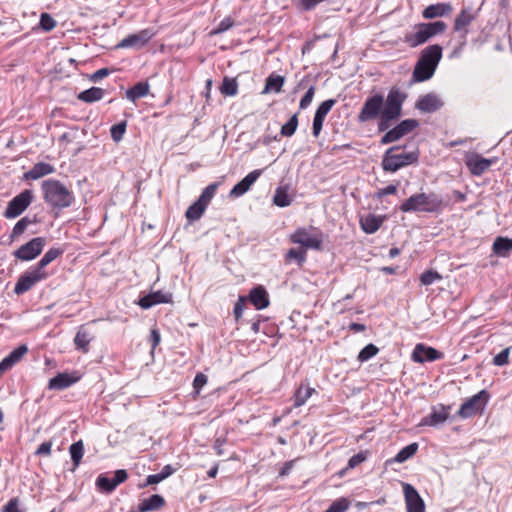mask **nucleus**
<instances>
[{
  "mask_svg": "<svg viewBox=\"0 0 512 512\" xmlns=\"http://www.w3.org/2000/svg\"><path fill=\"white\" fill-rule=\"evenodd\" d=\"M291 242L299 244L303 249H320L323 242L322 233L315 228H298L291 236Z\"/></svg>",
  "mask_w": 512,
  "mask_h": 512,
  "instance_id": "7",
  "label": "nucleus"
},
{
  "mask_svg": "<svg viewBox=\"0 0 512 512\" xmlns=\"http://www.w3.org/2000/svg\"><path fill=\"white\" fill-rule=\"evenodd\" d=\"M396 191H397V187L395 185H389L387 187L380 189L377 194L379 197H383L386 195L394 194V193H396Z\"/></svg>",
  "mask_w": 512,
  "mask_h": 512,
  "instance_id": "60",
  "label": "nucleus"
},
{
  "mask_svg": "<svg viewBox=\"0 0 512 512\" xmlns=\"http://www.w3.org/2000/svg\"><path fill=\"white\" fill-rule=\"evenodd\" d=\"M105 91L99 87H91L87 90L82 91L78 99L87 103H92L103 98Z\"/></svg>",
  "mask_w": 512,
  "mask_h": 512,
  "instance_id": "34",
  "label": "nucleus"
},
{
  "mask_svg": "<svg viewBox=\"0 0 512 512\" xmlns=\"http://www.w3.org/2000/svg\"><path fill=\"white\" fill-rule=\"evenodd\" d=\"M52 443L50 441L43 442L36 450V455L49 456L51 453Z\"/></svg>",
  "mask_w": 512,
  "mask_h": 512,
  "instance_id": "56",
  "label": "nucleus"
},
{
  "mask_svg": "<svg viewBox=\"0 0 512 512\" xmlns=\"http://www.w3.org/2000/svg\"><path fill=\"white\" fill-rule=\"evenodd\" d=\"M512 250V239L497 237L493 243V251L496 255L505 257Z\"/></svg>",
  "mask_w": 512,
  "mask_h": 512,
  "instance_id": "32",
  "label": "nucleus"
},
{
  "mask_svg": "<svg viewBox=\"0 0 512 512\" xmlns=\"http://www.w3.org/2000/svg\"><path fill=\"white\" fill-rule=\"evenodd\" d=\"M80 380V375L77 372H63L59 373L52 379H50L48 383V388L50 390H63L65 388L70 387L74 383Z\"/></svg>",
  "mask_w": 512,
  "mask_h": 512,
  "instance_id": "19",
  "label": "nucleus"
},
{
  "mask_svg": "<svg viewBox=\"0 0 512 512\" xmlns=\"http://www.w3.org/2000/svg\"><path fill=\"white\" fill-rule=\"evenodd\" d=\"M441 276L434 271H426L421 275V283L425 286L433 284L436 280H440Z\"/></svg>",
  "mask_w": 512,
  "mask_h": 512,
  "instance_id": "52",
  "label": "nucleus"
},
{
  "mask_svg": "<svg viewBox=\"0 0 512 512\" xmlns=\"http://www.w3.org/2000/svg\"><path fill=\"white\" fill-rule=\"evenodd\" d=\"M397 149V146H393L389 148L383 156L382 167L387 172H396L397 170L418 161V151L394 153Z\"/></svg>",
  "mask_w": 512,
  "mask_h": 512,
  "instance_id": "6",
  "label": "nucleus"
},
{
  "mask_svg": "<svg viewBox=\"0 0 512 512\" xmlns=\"http://www.w3.org/2000/svg\"><path fill=\"white\" fill-rule=\"evenodd\" d=\"M29 224L30 221L27 218L20 219L13 227L12 233L10 235L11 240L14 241L20 235H22Z\"/></svg>",
  "mask_w": 512,
  "mask_h": 512,
  "instance_id": "46",
  "label": "nucleus"
},
{
  "mask_svg": "<svg viewBox=\"0 0 512 512\" xmlns=\"http://www.w3.org/2000/svg\"><path fill=\"white\" fill-rule=\"evenodd\" d=\"M406 97L398 88H392L385 99L382 94H374L365 100L358 114V121L365 123L379 119V130L384 131L388 129L391 121L401 116Z\"/></svg>",
  "mask_w": 512,
  "mask_h": 512,
  "instance_id": "1",
  "label": "nucleus"
},
{
  "mask_svg": "<svg viewBox=\"0 0 512 512\" xmlns=\"http://www.w3.org/2000/svg\"><path fill=\"white\" fill-rule=\"evenodd\" d=\"M314 94H315V88H314V86H311L307 90V92L303 96V98L300 100V104H299L300 109H306L311 104Z\"/></svg>",
  "mask_w": 512,
  "mask_h": 512,
  "instance_id": "53",
  "label": "nucleus"
},
{
  "mask_svg": "<svg viewBox=\"0 0 512 512\" xmlns=\"http://www.w3.org/2000/svg\"><path fill=\"white\" fill-rule=\"evenodd\" d=\"M475 19V13L470 9H463L461 13L456 17L454 23V29L457 32L467 33V26Z\"/></svg>",
  "mask_w": 512,
  "mask_h": 512,
  "instance_id": "28",
  "label": "nucleus"
},
{
  "mask_svg": "<svg viewBox=\"0 0 512 512\" xmlns=\"http://www.w3.org/2000/svg\"><path fill=\"white\" fill-rule=\"evenodd\" d=\"M206 210V207L200 202L196 201L186 211V218L190 221L198 220Z\"/></svg>",
  "mask_w": 512,
  "mask_h": 512,
  "instance_id": "41",
  "label": "nucleus"
},
{
  "mask_svg": "<svg viewBox=\"0 0 512 512\" xmlns=\"http://www.w3.org/2000/svg\"><path fill=\"white\" fill-rule=\"evenodd\" d=\"M297 126L298 118L297 115L295 114L289 119V121L286 124L282 126L281 135L291 137L295 133Z\"/></svg>",
  "mask_w": 512,
  "mask_h": 512,
  "instance_id": "44",
  "label": "nucleus"
},
{
  "mask_svg": "<svg viewBox=\"0 0 512 512\" xmlns=\"http://www.w3.org/2000/svg\"><path fill=\"white\" fill-rule=\"evenodd\" d=\"M55 168L48 163L38 162L28 172L24 174L26 180H37L44 176L54 173Z\"/></svg>",
  "mask_w": 512,
  "mask_h": 512,
  "instance_id": "24",
  "label": "nucleus"
},
{
  "mask_svg": "<svg viewBox=\"0 0 512 512\" xmlns=\"http://www.w3.org/2000/svg\"><path fill=\"white\" fill-rule=\"evenodd\" d=\"M286 259L287 260H296L299 264H301L306 260V250L292 248L286 254Z\"/></svg>",
  "mask_w": 512,
  "mask_h": 512,
  "instance_id": "48",
  "label": "nucleus"
},
{
  "mask_svg": "<svg viewBox=\"0 0 512 512\" xmlns=\"http://www.w3.org/2000/svg\"><path fill=\"white\" fill-rule=\"evenodd\" d=\"M164 504V499L160 495H152L147 499H144L139 505L140 512H147L156 510L162 507Z\"/></svg>",
  "mask_w": 512,
  "mask_h": 512,
  "instance_id": "35",
  "label": "nucleus"
},
{
  "mask_svg": "<svg viewBox=\"0 0 512 512\" xmlns=\"http://www.w3.org/2000/svg\"><path fill=\"white\" fill-rule=\"evenodd\" d=\"M407 512H425V503L418 491L409 483H402Z\"/></svg>",
  "mask_w": 512,
  "mask_h": 512,
  "instance_id": "14",
  "label": "nucleus"
},
{
  "mask_svg": "<svg viewBox=\"0 0 512 512\" xmlns=\"http://www.w3.org/2000/svg\"><path fill=\"white\" fill-rule=\"evenodd\" d=\"M419 123L415 119H406L401 121L397 126L393 129L389 130L381 139L382 144H388L395 142L410 133L416 127H418Z\"/></svg>",
  "mask_w": 512,
  "mask_h": 512,
  "instance_id": "13",
  "label": "nucleus"
},
{
  "mask_svg": "<svg viewBox=\"0 0 512 512\" xmlns=\"http://www.w3.org/2000/svg\"><path fill=\"white\" fill-rule=\"evenodd\" d=\"M206 383H207V377L203 373H198L195 376L194 381H193V386H194V389L197 394L200 392V390L203 388V386Z\"/></svg>",
  "mask_w": 512,
  "mask_h": 512,
  "instance_id": "54",
  "label": "nucleus"
},
{
  "mask_svg": "<svg viewBox=\"0 0 512 512\" xmlns=\"http://www.w3.org/2000/svg\"><path fill=\"white\" fill-rule=\"evenodd\" d=\"M442 58V47L435 44L425 48L414 67L413 81L423 82L430 79Z\"/></svg>",
  "mask_w": 512,
  "mask_h": 512,
  "instance_id": "3",
  "label": "nucleus"
},
{
  "mask_svg": "<svg viewBox=\"0 0 512 512\" xmlns=\"http://www.w3.org/2000/svg\"><path fill=\"white\" fill-rule=\"evenodd\" d=\"M47 241L44 237H35L14 251L15 258L21 261H31L41 254Z\"/></svg>",
  "mask_w": 512,
  "mask_h": 512,
  "instance_id": "9",
  "label": "nucleus"
},
{
  "mask_svg": "<svg viewBox=\"0 0 512 512\" xmlns=\"http://www.w3.org/2000/svg\"><path fill=\"white\" fill-rule=\"evenodd\" d=\"M127 123L126 121H122L113 125L110 129L112 139L118 143L123 139V136L126 132Z\"/></svg>",
  "mask_w": 512,
  "mask_h": 512,
  "instance_id": "43",
  "label": "nucleus"
},
{
  "mask_svg": "<svg viewBox=\"0 0 512 512\" xmlns=\"http://www.w3.org/2000/svg\"><path fill=\"white\" fill-rule=\"evenodd\" d=\"M108 75L109 70L107 68H102L94 72V74L91 76V80L97 82Z\"/></svg>",
  "mask_w": 512,
  "mask_h": 512,
  "instance_id": "58",
  "label": "nucleus"
},
{
  "mask_svg": "<svg viewBox=\"0 0 512 512\" xmlns=\"http://www.w3.org/2000/svg\"><path fill=\"white\" fill-rule=\"evenodd\" d=\"M511 348H505L500 353L494 356L493 364L496 366H505L509 363V355Z\"/></svg>",
  "mask_w": 512,
  "mask_h": 512,
  "instance_id": "50",
  "label": "nucleus"
},
{
  "mask_svg": "<svg viewBox=\"0 0 512 512\" xmlns=\"http://www.w3.org/2000/svg\"><path fill=\"white\" fill-rule=\"evenodd\" d=\"M69 452L71 455V459L74 463V466L78 467L81 462V459L84 455L83 442L80 440V441L73 443L69 448Z\"/></svg>",
  "mask_w": 512,
  "mask_h": 512,
  "instance_id": "40",
  "label": "nucleus"
},
{
  "mask_svg": "<svg viewBox=\"0 0 512 512\" xmlns=\"http://www.w3.org/2000/svg\"><path fill=\"white\" fill-rule=\"evenodd\" d=\"M443 102L435 93H428L418 98L415 103V108L423 113H432L440 109Z\"/></svg>",
  "mask_w": 512,
  "mask_h": 512,
  "instance_id": "17",
  "label": "nucleus"
},
{
  "mask_svg": "<svg viewBox=\"0 0 512 512\" xmlns=\"http://www.w3.org/2000/svg\"><path fill=\"white\" fill-rule=\"evenodd\" d=\"M315 392V389L308 385H300L294 394V407L304 405Z\"/></svg>",
  "mask_w": 512,
  "mask_h": 512,
  "instance_id": "30",
  "label": "nucleus"
},
{
  "mask_svg": "<svg viewBox=\"0 0 512 512\" xmlns=\"http://www.w3.org/2000/svg\"><path fill=\"white\" fill-rule=\"evenodd\" d=\"M453 11L452 6L449 3H437L427 6L423 12L422 16L425 19H434L438 17H443L451 14Z\"/></svg>",
  "mask_w": 512,
  "mask_h": 512,
  "instance_id": "23",
  "label": "nucleus"
},
{
  "mask_svg": "<svg viewBox=\"0 0 512 512\" xmlns=\"http://www.w3.org/2000/svg\"><path fill=\"white\" fill-rule=\"evenodd\" d=\"M449 408L445 406L433 407L431 413L424 417L420 423L421 426H437L444 423L449 415Z\"/></svg>",
  "mask_w": 512,
  "mask_h": 512,
  "instance_id": "22",
  "label": "nucleus"
},
{
  "mask_svg": "<svg viewBox=\"0 0 512 512\" xmlns=\"http://www.w3.org/2000/svg\"><path fill=\"white\" fill-rule=\"evenodd\" d=\"M41 190L45 203L54 209L67 208L74 202L73 193L59 180H44Z\"/></svg>",
  "mask_w": 512,
  "mask_h": 512,
  "instance_id": "2",
  "label": "nucleus"
},
{
  "mask_svg": "<svg viewBox=\"0 0 512 512\" xmlns=\"http://www.w3.org/2000/svg\"><path fill=\"white\" fill-rule=\"evenodd\" d=\"M33 194L30 190H24L15 196L7 205L4 216L8 219L16 218L30 205Z\"/></svg>",
  "mask_w": 512,
  "mask_h": 512,
  "instance_id": "11",
  "label": "nucleus"
},
{
  "mask_svg": "<svg viewBox=\"0 0 512 512\" xmlns=\"http://www.w3.org/2000/svg\"><path fill=\"white\" fill-rule=\"evenodd\" d=\"M383 222L384 216L375 214H368L360 219L362 229L368 234L375 233L381 227Z\"/></svg>",
  "mask_w": 512,
  "mask_h": 512,
  "instance_id": "26",
  "label": "nucleus"
},
{
  "mask_svg": "<svg viewBox=\"0 0 512 512\" xmlns=\"http://www.w3.org/2000/svg\"><path fill=\"white\" fill-rule=\"evenodd\" d=\"M48 277L46 271H39L34 266L25 271L18 279L14 287V292L17 295H22L32 289L38 282L45 280Z\"/></svg>",
  "mask_w": 512,
  "mask_h": 512,
  "instance_id": "8",
  "label": "nucleus"
},
{
  "mask_svg": "<svg viewBox=\"0 0 512 512\" xmlns=\"http://www.w3.org/2000/svg\"><path fill=\"white\" fill-rule=\"evenodd\" d=\"M149 93V84L146 82H138L132 88L126 91V97L132 102L146 96Z\"/></svg>",
  "mask_w": 512,
  "mask_h": 512,
  "instance_id": "31",
  "label": "nucleus"
},
{
  "mask_svg": "<svg viewBox=\"0 0 512 512\" xmlns=\"http://www.w3.org/2000/svg\"><path fill=\"white\" fill-rule=\"evenodd\" d=\"M447 28L443 21L420 23L405 35L404 41L412 48L424 44L432 37L442 34Z\"/></svg>",
  "mask_w": 512,
  "mask_h": 512,
  "instance_id": "4",
  "label": "nucleus"
},
{
  "mask_svg": "<svg viewBox=\"0 0 512 512\" xmlns=\"http://www.w3.org/2000/svg\"><path fill=\"white\" fill-rule=\"evenodd\" d=\"M62 252L63 251L58 248L49 249L34 267L39 269V271H45L44 268L61 255Z\"/></svg>",
  "mask_w": 512,
  "mask_h": 512,
  "instance_id": "36",
  "label": "nucleus"
},
{
  "mask_svg": "<svg viewBox=\"0 0 512 512\" xmlns=\"http://www.w3.org/2000/svg\"><path fill=\"white\" fill-rule=\"evenodd\" d=\"M442 206V200L435 194L419 193L410 196L400 206L403 212H434Z\"/></svg>",
  "mask_w": 512,
  "mask_h": 512,
  "instance_id": "5",
  "label": "nucleus"
},
{
  "mask_svg": "<svg viewBox=\"0 0 512 512\" xmlns=\"http://www.w3.org/2000/svg\"><path fill=\"white\" fill-rule=\"evenodd\" d=\"M5 512H23V511L19 508L18 501L16 499H12L6 505Z\"/></svg>",
  "mask_w": 512,
  "mask_h": 512,
  "instance_id": "59",
  "label": "nucleus"
},
{
  "mask_svg": "<svg viewBox=\"0 0 512 512\" xmlns=\"http://www.w3.org/2000/svg\"><path fill=\"white\" fill-rule=\"evenodd\" d=\"M496 162V158L487 159L478 153H470L465 158V164L470 172L475 176H480L487 171L492 164Z\"/></svg>",
  "mask_w": 512,
  "mask_h": 512,
  "instance_id": "15",
  "label": "nucleus"
},
{
  "mask_svg": "<svg viewBox=\"0 0 512 512\" xmlns=\"http://www.w3.org/2000/svg\"><path fill=\"white\" fill-rule=\"evenodd\" d=\"M418 450L417 443H411L404 448H402L394 457V461L397 463H403L409 458H411Z\"/></svg>",
  "mask_w": 512,
  "mask_h": 512,
  "instance_id": "37",
  "label": "nucleus"
},
{
  "mask_svg": "<svg viewBox=\"0 0 512 512\" xmlns=\"http://www.w3.org/2000/svg\"><path fill=\"white\" fill-rule=\"evenodd\" d=\"M164 478L163 476H161L159 473L157 474H152V475H149L146 479V484L147 485H153V484H157V483H160L161 481H163Z\"/></svg>",
  "mask_w": 512,
  "mask_h": 512,
  "instance_id": "63",
  "label": "nucleus"
},
{
  "mask_svg": "<svg viewBox=\"0 0 512 512\" xmlns=\"http://www.w3.org/2000/svg\"><path fill=\"white\" fill-rule=\"evenodd\" d=\"M488 402V393L485 390L480 391L479 393L473 395L467 401H465L459 411L458 414L461 418H469L478 412L482 411L485 405Z\"/></svg>",
  "mask_w": 512,
  "mask_h": 512,
  "instance_id": "10",
  "label": "nucleus"
},
{
  "mask_svg": "<svg viewBox=\"0 0 512 512\" xmlns=\"http://www.w3.org/2000/svg\"><path fill=\"white\" fill-rule=\"evenodd\" d=\"M155 31L151 28L143 29L137 33L130 34L123 38L117 45L118 48H143L153 37Z\"/></svg>",
  "mask_w": 512,
  "mask_h": 512,
  "instance_id": "12",
  "label": "nucleus"
},
{
  "mask_svg": "<svg viewBox=\"0 0 512 512\" xmlns=\"http://www.w3.org/2000/svg\"><path fill=\"white\" fill-rule=\"evenodd\" d=\"M56 26V21L53 19V17L51 15H49L48 13H42L41 16H40V27L44 30V31H51L55 28Z\"/></svg>",
  "mask_w": 512,
  "mask_h": 512,
  "instance_id": "49",
  "label": "nucleus"
},
{
  "mask_svg": "<svg viewBox=\"0 0 512 512\" xmlns=\"http://www.w3.org/2000/svg\"><path fill=\"white\" fill-rule=\"evenodd\" d=\"M366 459H367V452L361 451V452L353 455L349 459L347 467L345 469H343L340 474L343 475L346 472V470L355 468L360 463L364 462Z\"/></svg>",
  "mask_w": 512,
  "mask_h": 512,
  "instance_id": "47",
  "label": "nucleus"
},
{
  "mask_svg": "<svg viewBox=\"0 0 512 512\" xmlns=\"http://www.w3.org/2000/svg\"><path fill=\"white\" fill-rule=\"evenodd\" d=\"M292 197L288 193L287 186H279L274 194L273 203L278 207H287L291 204Z\"/></svg>",
  "mask_w": 512,
  "mask_h": 512,
  "instance_id": "33",
  "label": "nucleus"
},
{
  "mask_svg": "<svg viewBox=\"0 0 512 512\" xmlns=\"http://www.w3.org/2000/svg\"><path fill=\"white\" fill-rule=\"evenodd\" d=\"M92 339V333L85 326H80L74 338V343L78 349H81L83 352H87L88 345Z\"/></svg>",
  "mask_w": 512,
  "mask_h": 512,
  "instance_id": "29",
  "label": "nucleus"
},
{
  "mask_svg": "<svg viewBox=\"0 0 512 512\" xmlns=\"http://www.w3.org/2000/svg\"><path fill=\"white\" fill-rule=\"evenodd\" d=\"M28 348L26 345H20L14 349L7 357L0 362V373L10 369L13 365L19 362L22 357L27 353Z\"/></svg>",
  "mask_w": 512,
  "mask_h": 512,
  "instance_id": "25",
  "label": "nucleus"
},
{
  "mask_svg": "<svg viewBox=\"0 0 512 512\" xmlns=\"http://www.w3.org/2000/svg\"><path fill=\"white\" fill-rule=\"evenodd\" d=\"M220 92L225 96H235L238 92V83L236 79L225 77L222 85L220 86Z\"/></svg>",
  "mask_w": 512,
  "mask_h": 512,
  "instance_id": "39",
  "label": "nucleus"
},
{
  "mask_svg": "<svg viewBox=\"0 0 512 512\" xmlns=\"http://www.w3.org/2000/svg\"><path fill=\"white\" fill-rule=\"evenodd\" d=\"M261 173V170L251 171L231 189L229 196L233 198L243 196L246 192L250 190L251 186L257 181Z\"/></svg>",
  "mask_w": 512,
  "mask_h": 512,
  "instance_id": "18",
  "label": "nucleus"
},
{
  "mask_svg": "<svg viewBox=\"0 0 512 512\" xmlns=\"http://www.w3.org/2000/svg\"><path fill=\"white\" fill-rule=\"evenodd\" d=\"M324 120H325V118H322L321 116H318L315 114L314 119H313V127H312L313 135L315 137L319 136V134L322 130V127H323Z\"/></svg>",
  "mask_w": 512,
  "mask_h": 512,
  "instance_id": "55",
  "label": "nucleus"
},
{
  "mask_svg": "<svg viewBox=\"0 0 512 512\" xmlns=\"http://www.w3.org/2000/svg\"><path fill=\"white\" fill-rule=\"evenodd\" d=\"M442 358V353L424 344H417L412 352V360L417 363L434 361Z\"/></svg>",
  "mask_w": 512,
  "mask_h": 512,
  "instance_id": "20",
  "label": "nucleus"
},
{
  "mask_svg": "<svg viewBox=\"0 0 512 512\" xmlns=\"http://www.w3.org/2000/svg\"><path fill=\"white\" fill-rule=\"evenodd\" d=\"M284 84V78L281 76H269L266 80V85L263 93L275 92L279 93Z\"/></svg>",
  "mask_w": 512,
  "mask_h": 512,
  "instance_id": "38",
  "label": "nucleus"
},
{
  "mask_svg": "<svg viewBox=\"0 0 512 512\" xmlns=\"http://www.w3.org/2000/svg\"><path fill=\"white\" fill-rule=\"evenodd\" d=\"M244 297H240L234 307V315L236 319H239L243 314V303L245 302Z\"/></svg>",
  "mask_w": 512,
  "mask_h": 512,
  "instance_id": "57",
  "label": "nucleus"
},
{
  "mask_svg": "<svg viewBox=\"0 0 512 512\" xmlns=\"http://www.w3.org/2000/svg\"><path fill=\"white\" fill-rule=\"evenodd\" d=\"M172 301V294L169 292L155 291L139 300V305L143 309H148L156 304L170 303Z\"/></svg>",
  "mask_w": 512,
  "mask_h": 512,
  "instance_id": "21",
  "label": "nucleus"
},
{
  "mask_svg": "<svg viewBox=\"0 0 512 512\" xmlns=\"http://www.w3.org/2000/svg\"><path fill=\"white\" fill-rule=\"evenodd\" d=\"M249 299L256 309L261 310L269 305L268 294L262 286H257L250 291Z\"/></svg>",
  "mask_w": 512,
  "mask_h": 512,
  "instance_id": "27",
  "label": "nucleus"
},
{
  "mask_svg": "<svg viewBox=\"0 0 512 512\" xmlns=\"http://www.w3.org/2000/svg\"><path fill=\"white\" fill-rule=\"evenodd\" d=\"M232 26V22L230 19H224L220 22L217 29L214 31V33H221L224 31H227Z\"/></svg>",
  "mask_w": 512,
  "mask_h": 512,
  "instance_id": "61",
  "label": "nucleus"
},
{
  "mask_svg": "<svg viewBox=\"0 0 512 512\" xmlns=\"http://www.w3.org/2000/svg\"><path fill=\"white\" fill-rule=\"evenodd\" d=\"M175 472V469L171 465H166L163 467L162 471L159 473L163 476L164 479L168 478Z\"/></svg>",
  "mask_w": 512,
  "mask_h": 512,
  "instance_id": "64",
  "label": "nucleus"
},
{
  "mask_svg": "<svg viewBox=\"0 0 512 512\" xmlns=\"http://www.w3.org/2000/svg\"><path fill=\"white\" fill-rule=\"evenodd\" d=\"M150 340L152 342V350H154L161 340L160 333L158 332V330H151Z\"/></svg>",
  "mask_w": 512,
  "mask_h": 512,
  "instance_id": "62",
  "label": "nucleus"
},
{
  "mask_svg": "<svg viewBox=\"0 0 512 512\" xmlns=\"http://www.w3.org/2000/svg\"><path fill=\"white\" fill-rule=\"evenodd\" d=\"M217 188H218V184L217 183H212L210 185H208L201 193L199 199L197 200L198 202H200L201 204H203L206 208L208 206V204L210 203V201L212 200V198L214 197L216 191H217Z\"/></svg>",
  "mask_w": 512,
  "mask_h": 512,
  "instance_id": "42",
  "label": "nucleus"
},
{
  "mask_svg": "<svg viewBox=\"0 0 512 512\" xmlns=\"http://www.w3.org/2000/svg\"><path fill=\"white\" fill-rule=\"evenodd\" d=\"M126 479V470L120 469L115 471L113 476L111 477L106 474L99 475L96 484L101 491L109 493L113 491L119 484L124 482Z\"/></svg>",
  "mask_w": 512,
  "mask_h": 512,
  "instance_id": "16",
  "label": "nucleus"
},
{
  "mask_svg": "<svg viewBox=\"0 0 512 512\" xmlns=\"http://www.w3.org/2000/svg\"><path fill=\"white\" fill-rule=\"evenodd\" d=\"M335 104V100L328 99L322 102L316 110V115L325 118Z\"/></svg>",
  "mask_w": 512,
  "mask_h": 512,
  "instance_id": "51",
  "label": "nucleus"
},
{
  "mask_svg": "<svg viewBox=\"0 0 512 512\" xmlns=\"http://www.w3.org/2000/svg\"><path fill=\"white\" fill-rule=\"evenodd\" d=\"M378 348L374 344H368L358 354V360L366 362L378 353Z\"/></svg>",
  "mask_w": 512,
  "mask_h": 512,
  "instance_id": "45",
  "label": "nucleus"
}]
</instances>
